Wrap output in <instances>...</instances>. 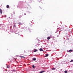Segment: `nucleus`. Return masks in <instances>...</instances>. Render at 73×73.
Returning <instances> with one entry per match:
<instances>
[{
	"instance_id": "obj_16",
	"label": "nucleus",
	"mask_w": 73,
	"mask_h": 73,
	"mask_svg": "<svg viewBox=\"0 0 73 73\" xmlns=\"http://www.w3.org/2000/svg\"><path fill=\"white\" fill-rule=\"evenodd\" d=\"M70 62H73V59L72 60L70 61Z\"/></svg>"
},
{
	"instance_id": "obj_2",
	"label": "nucleus",
	"mask_w": 73,
	"mask_h": 73,
	"mask_svg": "<svg viewBox=\"0 0 73 73\" xmlns=\"http://www.w3.org/2000/svg\"><path fill=\"white\" fill-rule=\"evenodd\" d=\"M39 50H40V51H44V50H43L42 49V48H40V49H39Z\"/></svg>"
},
{
	"instance_id": "obj_1",
	"label": "nucleus",
	"mask_w": 73,
	"mask_h": 73,
	"mask_svg": "<svg viewBox=\"0 0 73 73\" xmlns=\"http://www.w3.org/2000/svg\"><path fill=\"white\" fill-rule=\"evenodd\" d=\"M73 52V50H69V51H68V52L69 53H70V52Z\"/></svg>"
},
{
	"instance_id": "obj_10",
	"label": "nucleus",
	"mask_w": 73,
	"mask_h": 73,
	"mask_svg": "<svg viewBox=\"0 0 73 73\" xmlns=\"http://www.w3.org/2000/svg\"><path fill=\"white\" fill-rule=\"evenodd\" d=\"M50 38V37H48L47 38L48 40H49Z\"/></svg>"
},
{
	"instance_id": "obj_6",
	"label": "nucleus",
	"mask_w": 73,
	"mask_h": 73,
	"mask_svg": "<svg viewBox=\"0 0 73 73\" xmlns=\"http://www.w3.org/2000/svg\"><path fill=\"white\" fill-rule=\"evenodd\" d=\"M19 57H21V58H25V57L24 56H19Z\"/></svg>"
},
{
	"instance_id": "obj_13",
	"label": "nucleus",
	"mask_w": 73,
	"mask_h": 73,
	"mask_svg": "<svg viewBox=\"0 0 73 73\" xmlns=\"http://www.w3.org/2000/svg\"><path fill=\"white\" fill-rule=\"evenodd\" d=\"M64 73H68V71H64Z\"/></svg>"
},
{
	"instance_id": "obj_4",
	"label": "nucleus",
	"mask_w": 73,
	"mask_h": 73,
	"mask_svg": "<svg viewBox=\"0 0 73 73\" xmlns=\"http://www.w3.org/2000/svg\"><path fill=\"white\" fill-rule=\"evenodd\" d=\"M52 70H56V68H52Z\"/></svg>"
},
{
	"instance_id": "obj_7",
	"label": "nucleus",
	"mask_w": 73,
	"mask_h": 73,
	"mask_svg": "<svg viewBox=\"0 0 73 73\" xmlns=\"http://www.w3.org/2000/svg\"><path fill=\"white\" fill-rule=\"evenodd\" d=\"M7 68H10V66L8 65L7 66Z\"/></svg>"
},
{
	"instance_id": "obj_5",
	"label": "nucleus",
	"mask_w": 73,
	"mask_h": 73,
	"mask_svg": "<svg viewBox=\"0 0 73 73\" xmlns=\"http://www.w3.org/2000/svg\"><path fill=\"white\" fill-rule=\"evenodd\" d=\"M45 72V70L42 71L41 72H40L39 73H43V72Z\"/></svg>"
},
{
	"instance_id": "obj_9",
	"label": "nucleus",
	"mask_w": 73,
	"mask_h": 73,
	"mask_svg": "<svg viewBox=\"0 0 73 73\" xmlns=\"http://www.w3.org/2000/svg\"><path fill=\"white\" fill-rule=\"evenodd\" d=\"M33 60L34 61H36V58H33Z\"/></svg>"
},
{
	"instance_id": "obj_8",
	"label": "nucleus",
	"mask_w": 73,
	"mask_h": 73,
	"mask_svg": "<svg viewBox=\"0 0 73 73\" xmlns=\"http://www.w3.org/2000/svg\"><path fill=\"white\" fill-rule=\"evenodd\" d=\"M7 8H9V5H7Z\"/></svg>"
},
{
	"instance_id": "obj_19",
	"label": "nucleus",
	"mask_w": 73,
	"mask_h": 73,
	"mask_svg": "<svg viewBox=\"0 0 73 73\" xmlns=\"http://www.w3.org/2000/svg\"><path fill=\"white\" fill-rule=\"evenodd\" d=\"M24 53H25V51H24Z\"/></svg>"
},
{
	"instance_id": "obj_12",
	"label": "nucleus",
	"mask_w": 73,
	"mask_h": 73,
	"mask_svg": "<svg viewBox=\"0 0 73 73\" xmlns=\"http://www.w3.org/2000/svg\"><path fill=\"white\" fill-rule=\"evenodd\" d=\"M48 54H46V55L45 57H48Z\"/></svg>"
},
{
	"instance_id": "obj_15",
	"label": "nucleus",
	"mask_w": 73,
	"mask_h": 73,
	"mask_svg": "<svg viewBox=\"0 0 73 73\" xmlns=\"http://www.w3.org/2000/svg\"><path fill=\"white\" fill-rule=\"evenodd\" d=\"M22 17V16L21 15H20V16H19V18H20L21 17Z\"/></svg>"
},
{
	"instance_id": "obj_14",
	"label": "nucleus",
	"mask_w": 73,
	"mask_h": 73,
	"mask_svg": "<svg viewBox=\"0 0 73 73\" xmlns=\"http://www.w3.org/2000/svg\"><path fill=\"white\" fill-rule=\"evenodd\" d=\"M33 68H35V66L34 65L33 66Z\"/></svg>"
},
{
	"instance_id": "obj_3",
	"label": "nucleus",
	"mask_w": 73,
	"mask_h": 73,
	"mask_svg": "<svg viewBox=\"0 0 73 73\" xmlns=\"http://www.w3.org/2000/svg\"><path fill=\"white\" fill-rule=\"evenodd\" d=\"M0 12L1 14H2V13H3L2 10H1V9H0Z\"/></svg>"
},
{
	"instance_id": "obj_18",
	"label": "nucleus",
	"mask_w": 73,
	"mask_h": 73,
	"mask_svg": "<svg viewBox=\"0 0 73 73\" xmlns=\"http://www.w3.org/2000/svg\"><path fill=\"white\" fill-rule=\"evenodd\" d=\"M57 36L58 37V36L57 35Z\"/></svg>"
},
{
	"instance_id": "obj_11",
	"label": "nucleus",
	"mask_w": 73,
	"mask_h": 73,
	"mask_svg": "<svg viewBox=\"0 0 73 73\" xmlns=\"http://www.w3.org/2000/svg\"><path fill=\"white\" fill-rule=\"evenodd\" d=\"M37 51H38V50H36L34 51V52H37Z\"/></svg>"
},
{
	"instance_id": "obj_17",
	"label": "nucleus",
	"mask_w": 73,
	"mask_h": 73,
	"mask_svg": "<svg viewBox=\"0 0 73 73\" xmlns=\"http://www.w3.org/2000/svg\"><path fill=\"white\" fill-rule=\"evenodd\" d=\"M13 27H14V28H15L16 27V25H13Z\"/></svg>"
}]
</instances>
